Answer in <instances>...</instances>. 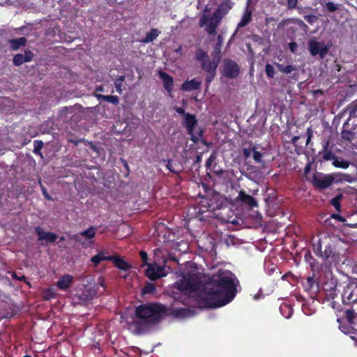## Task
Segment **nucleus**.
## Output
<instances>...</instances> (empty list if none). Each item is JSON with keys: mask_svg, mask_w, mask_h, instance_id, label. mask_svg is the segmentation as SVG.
Masks as SVG:
<instances>
[{"mask_svg": "<svg viewBox=\"0 0 357 357\" xmlns=\"http://www.w3.org/2000/svg\"><path fill=\"white\" fill-rule=\"evenodd\" d=\"M238 280L229 271L220 270L208 278L203 285L199 301L206 307H219L230 303L236 296Z\"/></svg>", "mask_w": 357, "mask_h": 357, "instance_id": "f257e3e1", "label": "nucleus"}, {"mask_svg": "<svg viewBox=\"0 0 357 357\" xmlns=\"http://www.w3.org/2000/svg\"><path fill=\"white\" fill-rule=\"evenodd\" d=\"M169 308L160 303H148L136 307L134 321L138 333H143L151 326L160 323L165 315L168 314Z\"/></svg>", "mask_w": 357, "mask_h": 357, "instance_id": "f03ea898", "label": "nucleus"}, {"mask_svg": "<svg viewBox=\"0 0 357 357\" xmlns=\"http://www.w3.org/2000/svg\"><path fill=\"white\" fill-rule=\"evenodd\" d=\"M312 250L317 257H321L325 260L331 259L332 261H336L339 258V255L336 253L332 245L331 241L328 238L325 237L322 240L319 239L317 243L313 245Z\"/></svg>", "mask_w": 357, "mask_h": 357, "instance_id": "7ed1b4c3", "label": "nucleus"}, {"mask_svg": "<svg viewBox=\"0 0 357 357\" xmlns=\"http://www.w3.org/2000/svg\"><path fill=\"white\" fill-rule=\"evenodd\" d=\"M199 280L195 274L188 275L176 282V287L185 292H193L199 288Z\"/></svg>", "mask_w": 357, "mask_h": 357, "instance_id": "20e7f679", "label": "nucleus"}, {"mask_svg": "<svg viewBox=\"0 0 357 357\" xmlns=\"http://www.w3.org/2000/svg\"><path fill=\"white\" fill-rule=\"evenodd\" d=\"M334 177L331 174H324L316 172L312 178V185L319 189L324 190L328 188L333 182Z\"/></svg>", "mask_w": 357, "mask_h": 357, "instance_id": "39448f33", "label": "nucleus"}, {"mask_svg": "<svg viewBox=\"0 0 357 357\" xmlns=\"http://www.w3.org/2000/svg\"><path fill=\"white\" fill-rule=\"evenodd\" d=\"M168 260L169 259L165 261V264H167ZM165 267L166 265L162 266L156 263L150 264L145 271V274L151 280H155L168 274V271H166Z\"/></svg>", "mask_w": 357, "mask_h": 357, "instance_id": "423d86ee", "label": "nucleus"}, {"mask_svg": "<svg viewBox=\"0 0 357 357\" xmlns=\"http://www.w3.org/2000/svg\"><path fill=\"white\" fill-rule=\"evenodd\" d=\"M182 124L186 128L188 134L191 136L190 140L197 144L199 142L198 136L194 135L195 128L197 125L195 115L190 113L185 114Z\"/></svg>", "mask_w": 357, "mask_h": 357, "instance_id": "0eeeda50", "label": "nucleus"}, {"mask_svg": "<svg viewBox=\"0 0 357 357\" xmlns=\"http://www.w3.org/2000/svg\"><path fill=\"white\" fill-rule=\"evenodd\" d=\"M240 73L238 63L232 59H227L224 61V75L230 79L236 78Z\"/></svg>", "mask_w": 357, "mask_h": 357, "instance_id": "6e6552de", "label": "nucleus"}, {"mask_svg": "<svg viewBox=\"0 0 357 357\" xmlns=\"http://www.w3.org/2000/svg\"><path fill=\"white\" fill-rule=\"evenodd\" d=\"M342 298L345 305L357 303V285L347 286L342 294Z\"/></svg>", "mask_w": 357, "mask_h": 357, "instance_id": "1a4fd4ad", "label": "nucleus"}, {"mask_svg": "<svg viewBox=\"0 0 357 357\" xmlns=\"http://www.w3.org/2000/svg\"><path fill=\"white\" fill-rule=\"evenodd\" d=\"M275 66L280 72L287 75L290 81L294 80L296 82L298 80L299 73L295 65L284 66L283 64L275 63Z\"/></svg>", "mask_w": 357, "mask_h": 357, "instance_id": "9d476101", "label": "nucleus"}, {"mask_svg": "<svg viewBox=\"0 0 357 357\" xmlns=\"http://www.w3.org/2000/svg\"><path fill=\"white\" fill-rule=\"evenodd\" d=\"M308 45L310 54L312 56L319 54L323 59L328 52V47L324 43L310 40Z\"/></svg>", "mask_w": 357, "mask_h": 357, "instance_id": "9b49d317", "label": "nucleus"}, {"mask_svg": "<svg viewBox=\"0 0 357 357\" xmlns=\"http://www.w3.org/2000/svg\"><path fill=\"white\" fill-rule=\"evenodd\" d=\"M34 54L32 51L26 49L24 54L18 53L14 55L13 63L15 66H20L24 63L31 62L33 59Z\"/></svg>", "mask_w": 357, "mask_h": 357, "instance_id": "f8f14e48", "label": "nucleus"}, {"mask_svg": "<svg viewBox=\"0 0 357 357\" xmlns=\"http://www.w3.org/2000/svg\"><path fill=\"white\" fill-rule=\"evenodd\" d=\"M236 200L242 204L253 208L258 206L257 201L250 195H248L244 190H240Z\"/></svg>", "mask_w": 357, "mask_h": 357, "instance_id": "ddd939ff", "label": "nucleus"}, {"mask_svg": "<svg viewBox=\"0 0 357 357\" xmlns=\"http://www.w3.org/2000/svg\"><path fill=\"white\" fill-rule=\"evenodd\" d=\"M233 6L234 3L231 2L229 0L225 1L218 5L217 8L213 13V15L215 17L222 20V18L232 8Z\"/></svg>", "mask_w": 357, "mask_h": 357, "instance_id": "4468645a", "label": "nucleus"}, {"mask_svg": "<svg viewBox=\"0 0 357 357\" xmlns=\"http://www.w3.org/2000/svg\"><path fill=\"white\" fill-rule=\"evenodd\" d=\"M35 231L38 237V241L45 240L47 243H53L58 238V236L53 232H45L40 227H35Z\"/></svg>", "mask_w": 357, "mask_h": 357, "instance_id": "2eb2a0df", "label": "nucleus"}, {"mask_svg": "<svg viewBox=\"0 0 357 357\" xmlns=\"http://www.w3.org/2000/svg\"><path fill=\"white\" fill-rule=\"evenodd\" d=\"M111 261L113 262L115 267L121 271H127L132 268L130 264L126 261L123 257L119 255H112Z\"/></svg>", "mask_w": 357, "mask_h": 357, "instance_id": "dca6fc26", "label": "nucleus"}, {"mask_svg": "<svg viewBox=\"0 0 357 357\" xmlns=\"http://www.w3.org/2000/svg\"><path fill=\"white\" fill-rule=\"evenodd\" d=\"M73 282V277L69 274L62 275L57 281L56 285L61 291H67Z\"/></svg>", "mask_w": 357, "mask_h": 357, "instance_id": "f3484780", "label": "nucleus"}, {"mask_svg": "<svg viewBox=\"0 0 357 357\" xmlns=\"http://www.w3.org/2000/svg\"><path fill=\"white\" fill-rule=\"evenodd\" d=\"M160 77L162 80L164 88L169 93H172L174 86V79L168 73L163 71H159Z\"/></svg>", "mask_w": 357, "mask_h": 357, "instance_id": "a211bd4d", "label": "nucleus"}, {"mask_svg": "<svg viewBox=\"0 0 357 357\" xmlns=\"http://www.w3.org/2000/svg\"><path fill=\"white\" fill-rule=\"evenodd\" d=\"M220 61V60L218 59L213 58V60L211 61L210 58H208L201 63L202 69L206 73L215 71L217 70Z\"/></svg>", "mask_w": 357, "mask_h": 357, "instance_id": "6ab92c4d", "label": "nucleus"}, {"mask_svg": "<svg viewBox=\"0 0 357 357\" xmlns=\"http://www.w3.org/2000/svg\"><path fill=\"white\" fill-rule=\"evenodd\" d=\"M202 85V82L196 79L191 80H186L181 84V89L183 91H192L194 90L199 89Z\"/></svg>", "mask_w": 357, "mask_h": 357, "instance_id": "aec40b11", "label": "nucleus"}, {"mask_svg": "<svg viewBox=\"0 0 357 357\" xmlns=\"http://www.w3.org/2000/svg\"><path fill=\"white\" fill-rule=\"evenodd\" d=\"M209 22V15L203 14L199 20V26L201 27L206 26V31L209 35H215L217 33V29L214 27V26L210 24Z\"/></svg>", "mask_w": 357, "mask_h": 357, "instance_id": "412c9836", "label": "nucleus"}, {"mask_svg": "<svg viewBox=\"0 0 357 357\" xmlns=\"http://www.w3.org/2000/svg\"><path fill=\"white\" fill-rule=\"evenodd\" d=\"M329 141L325 142L322 151L319 152V155H321L322 159L325 161L334 160L336 158L335 155L329 149Z\"/></svg>", "mask_w": 357, "mask_h": 357, "instance_id": "4be33fe9", "label": "nucleus"}, {"mask_svg": "<svg viewBox=\"0 0 357 357\" xmlns=\"http://www.w3.org/2000/svg\"><path fill=\"white\" fill-rule=\"evenodd\" d=\"M10 49L13 51L20 50L22 47H24L27 43V39L25 37L19 38L10 39L8 41Z\"/></svg>", "mask_w": 357, "mask_h": 357, "instance_id": "5701e85b", "label": "nucleus"}, {"mask_svg": "<svg viewBox=\"0 0 357 357\" xmlns=\"http://www.w3.org/2000/svg\"><path fill=\"white\" fill-rule=\"evenodd\" d=\"M106 251H100L97 255L91 257V261L97 266L102 261H111L112 255H106Z\"/></svg>", "mask_w": 357, "mask_h": 357, "instance_id": "b1692460", "label": "nucleus"}, {"mask_svg": "<svg viewBox=\"0 0 357 357\" xmlns=\"http://www.w3.org/2000/svg\"><path fill=\"white\" fill-rule=\"evenodd\" d=\"M223 43V37L221 35L217 36V41L214 45L213 51L212 52V57L221 59V48Z\"/></svg>", "mask_w": 357, "mask_h": 357, "instance_id": "393cba45", "label": "nucleus"}, {"mask_svg": "<svg viewBox=\"0 0 357 357\" xmlns=\"http://www.w3.org/2000/svg\"><path fill=\"white\" fill-rule=\"evenodd\" d=\"M160 33L158 29L153 28L150 31L147 32L146 36L141 40L143 43H149L153 41Z\"/></svg>", "mask_w": 357, "mask_h": 357, "instance_id": "a878e982", "label": "nucleus"}, {"mask_svg": "<svg viewBox=\"0 0 357 357\" xmlns=\"http://www.w3.org/2000/svg\"><path fill=\"white\" fill-rule=\"evenodd\" d=\"M56 296V291L54 288L49 287L43 289L42 292V297L44 301H50L55 298Z\"/></svg>", "mask_w": 357, "mask_h": 357, "instance_id": "bb28decb", "label": "nucleus"}, {"mask_svg": "<svg viewBox=\"0 0 357 357\" xmlns=\"http://www.w3.org/2000/svg\"><path fill=\"white\" fill-rule=\"evenodd\" d=\"M190 310L186 307H180L174 310L171 314L176 317H186L190 315Z\"/></svg>", "mask_w": 357, "mask_h": 357, "instance_id": "cd10ccee", "label": "nucleus"}, {"mask_svg": "<svg viewBox=\"0 0 357 357\" xmlns=\"http://www.w3.org/2000/svg\"><path fill=\"white\" fill-rule=\"evenodd\" d=\"M348 126V122L344 123V129L341 132V137L346 141L351 142L355 136V133L351 130L345 129V127Z\"/></svg>", "mask_w": 357, "mask_h": 357, "instance_id": "c85d7f7f", "label": "nucleus"}, {"mask_svg": "<svg viewBox=\"0 0 357 357\" xmlns=\"http://www.w3.org/2000/svg\"><path fill=\"white\" fill-rule=\"evenodd\" d=\"M98 99L106 101L108 102H111L114 105H117L119 103V98L117 96H112V95H98Z\"/></svg>", "mask_w": 357, "mask_h": 357, "instance_id": "c756f323", "label": "nucleus"}, {"mask_svg": "<svg viewBox=\"0 0 357 357\" xmlns=\"http://www.w3.org/2000/svg\"><path fill=\"white\" fill-rule=\"evenodd\" d=\"M252 20V12L250 10H246L242 17L241 21L238 24V28H242L245 26Z\"/></svg>", "mask_w": 357, "mask_h": 357, "instance_id": "7c9ffc66", "label": "nucleus"}, {"mask_svg": "<svg viewBox=\"0 0 357 357\" xmlns=\"http://www.w3.org/2000/svg\"><path fill=\"white\" fill-rule=\"evenodd\" d=\"M96 229V227L91 226L87 229L80 232L79 235L87 239H91L94 238Z\"/></svg>", "mask_w": 357, "mask_h": 357, "instance_id": "2f4dec72", "label": "nucleus"}, {"mask_svg": "<svg viewBox=\"0 0 357 357\" xmlns=\"http://www.w3.org/2000/svg\"><path fill=\"white\" fill-rule=\"evenodd\" d=\"M349 112V118L357 117V99L347 106Z\"/></svg>", "mask_w": 357, "mask_h": 357, "instance_id": "473e14b6", "label": "nucleus"}, {"mask_svg": "<svg viewBox=\"0 0 357 357\" xmlns=\"http://www.w3.org/2000/svg\"><path fill=\"white\" fill-rule=\"evenodd\" d=\"M209 58L208 55L202 49L199 48L195 52V59L201 63Z\"/></svg>", "mask_w": 357, "mask_h": 357, "instance_id": "72a5a7b5", "label": "nucleus"}, {"mask_svg": "<svg viewBox=\"0 0 357 357\" xmlns=\"http://www.w3.org/2000/svg\"><path fill=\"white\" fill-rule=\"evenodd\" d=\"M43 142L42 140H35L33 142V153L36 155L43 156V154L41 153V149L43 147Z\"/></svg>", "mask_w": 357, "mask_h": 357, "instance_id": "f704fd0d", "label": "nucleus"}, {"mask_svg": "<svg viewBox=\"0 0 357 357\" xmlns=\"http://www.w3.org/2000/svg\"><path fill=\"white\" fill-rule=\"evenodd\" d=\"M349 164L350 163L348 160H339L337 157L335 158V160L333 162V165L335 167L342 168V169L348 168L349 166Z\"/></svg>", "mask_w": 357, "mask_h": 357, "instance_id": "c9c22d12", "label": "nucleus"}, {"mask_svg": "<svg viewBox=\"0 0 357 357\" xmlns=\"http://www.w3.org/2000/svg\"><path fill=\"white\" fill-rule=\"evenodd\" d=\"M155 290L156 289L154 284L151 282H147L142 289V294L144 295L153 294L155 292Z\"/></svg>", "mask_w": 357, "mask_h": 357, "instance_id": "e433bc0d", "label": "nucleus"}, {"mask_svg": "<svg viewBox=\"0 0 357 357\" xmlns=\"http://www.w3.org/2000/svg\"><path fill=\"white\" fill-rule=\"evenodd\" d=\"M342 198L341 194L336 195L335 197L331 199V204L334 206L337 211H340L341 208L340 200Z\"/></svg>", "mask_w": 357, "mask_h": 357, "instance_id": "4c0bfd02", "label": "nucleus"}, {"mask_svg": "<svg viewBox=\"0 0 357 357\" xmlns=\"http://www.w3.org/2000/svg\"><path fill=\"white\" fill-rule=\"evenodd\" d=\"M125 78L126 77L124 75H121L118 78H116V80L114 81V86H115L116 91L119 93H121V92H122L121 86H122L123 82L125 81Z\"/></svg>", "mask_w": 357, "mask_h": 357, "instance_id": "58836bf2", "label": "nucleus"}, {"mask_svg": "<svg viewBox=\"0 0 357 357\" xmlns=\"http://www.w3.org/2000/svg\"><path fill=\"white\" fill-rule=\"evenodd\" d=\"M340 6L338 4H335L332 1H329L325 4L324 8L326 9L327 11L333 13L337 10L340 8Z\"/></svg>", "mask_w": 357, "mask_h": 357, "instance_id": "ea45409f", "label": "nucleus"}, {"mask_svg": "<svg viewBox=\"0 0 357 357\" xmlns=\"http://www.w3.org/2000/svg\"><path fill=\"white\" fill-rule=\"evenodd\" d=\"M265 71L266 74L268 77L269 78H273L275 76V70L272 65L271 64H266L265 66Z\"/></svg>", "mask_w": 357, "mask_h": 357, "instance_id": "a19ab883", "label": "nucleus"}, {"mask_svg": "<svg viewBox=\"0 0 357 357\" xmlns=\"http://www.w3.org/2000/svg\"><path fill=\"white\" fill-rule=\"evenodd\" d=\"M253 151V159L256 162H262V153L256 150L255 147L252 148Z\"/></svg>", "mask_w": 357, "mask_h": 357, "instance_id": "79ce46f5", "label": "nucleus"}, {"mask_svg": "<svg viewBox=\"0 0 357 357\" xmlns=\"http://www.w3.org/2000/svg\"><path fill=\"white\" fill-rule=\"evenodd\" d=\"M222 20L219 19V18H217V17H215V16L213 15H212L211 17L209 16V22L208 23L213 26H214V27H215L216 29H218L220 23L221 22Z\"/></svg>", "mask_w": 357, "mask_h": 357, "instance_id": "37998d69", "label": "nucleus"}, {"mask_svg": "<svg viewBox=\"0 0 357 357\" xmlns=\"http://www.w3.org/2000/svg\"><path fill=\"white\" fill-rule=\"evenodd\" d=\"M139 255L143 262V266H148L150 264L148 263L149 257L147 252L144 250H141L139 252Z\"/></svg>", "mask_w": 357, "mask_h": 357, "instance_id": "c03bdc74", "label": "nucleus"}, {"mask_svg": "<svg viewBox=\"0 0 357 357\" xmlns=\"http://www.w3.org/2000/svg\"><path fill=\"white\" fill-rule=\"evenodd\" d=\"M215 159L216 155L213 153L206 161L205 167L207 169L211 168L212 163L215 161Z\"/></svg>", "mask_w": 357, "mask_h": 357, "instance_id": "a18cd8bd", "label": "nucleus"}, {"mask_svg": "<svg viewBox=\"0 0 357 357\" xmlns=\"http://www.w3.org/2000/svg\"><path fill=\"white\" fill-rule=\"evenodd\" d=\"M216 75V70L206 73V82L207 84H210Z\"/></svg>", "mask_w": 357, "mask_h": 357, "instance_id": "49530a36", "label": "nucleus"}, {"mask_svg": "<svg viewBox=\"0 0 357 357\" xmlns=\"http://www.w3.org/2000/svg\"><path fill=\"white\" fill-rule=\"evenodd\" d=\"M304 19L310 24H313L317 20V17L314 15H304Z\"/></svg>", "mask_w": 357, "mask_h": 357, "instance_id": "de8ad7c7", "label": "nucleus"}, {"mask_svg": "<svg viewBox=\"0 0 357 357\" xmlns=\"http://www.w3.org/2000/svg\"><path fill=\"white\" fill-rule=\"evenodd\" d=\"M345 317L350 324L353 322L354 318V312L351 310H348L345 312Z\"/></svg>", "mask_w": 357, "mask_h": 357, "instance_id": "09e8293b", "label": "nucleus"}, {"mask_svg": "<svg viewBox=\"0 0 357 357\" xmlns=\"http://www.w3.org/2000/svg\"><path fill=\"white\" fill-rule=\"evenodd\" d=\"M40 187H41L42 193H43V196L45 197V198L47 200H52V197L48 194L46 188L42 185H40Z\"/></svg>", "mask_w": 357, "mask_h": 357, "instance_id": "8fccbe9b", "label": "nucleus"}, {"mask_svg": "<svg viewBox=\"0 0 357 357\" xmlns=\"http://www.w3.org/2000/svg\"><path fill=\"white\" fill-rule=\"evenodd\" d=\"M289 48L292 53H295L298 50V45L296 42L289 43Z\"/></svg>", "mask_w": 357, "mask_h": 357, "instance_id": "3c124183", "label": "nucleus"}, {"mask_svg": "<svg viewBox=\"0 0 357 357\" xmlns=\"http://www.w3.org/2000/svg\"><path fill=\"white\" fill-rule=\"evenodd\" d=\"M298 0H287V5L289 9H294L296 7Z\"/></svg>", "mask_w": 357, "mask_h": 357, "instance_id": "603ef678", "label": "nucleus"}, {"mask_svg": "<svg viewBox=\"0 0 357 357\" xmlns=\"http://www.w3.org/2000/svg\"><path fill=\"white\" fill-rule=\"evenodd\" d=\"M284 308L287 309L289 311L288 314L287 316H285L286 318H289L291 317V314H292V311H293L292 309L290 308L289 307V305H286V304L283 305H281V307H280L281 311H282Z\"/></svg>", "mask_w": 357, "mask_h": 357, "instance_id": "864d4df0", "label": "nucleus"}, {"mask_svg": "<svg viewBox=\"0 0 357 357\" xmlns=\"http://www.w3.org/2000/svg\"><path fill=\"white\" fill-rule=\"evenodd\" d=\"M252 151V148L243 149V156L245 159L248 158L250 156Z\"/></svg>", "mask_w": 357, "mask_h": 357, "instance_id": "5fc2aeb1", "label": "nucleus"}, {"mask_svg": "<svg viewBox=\"0 0 357 357\" xmlns=\"http://www.w3.org/2000/svg\"><path fill=\"white\" fill-rule=\"evenodd\" d=\"M167 168L172 173L174 174H177L178 172L174 170L173 168H172V161L171 160H168L167 163V165H166Z\"/></svg>", "mask_w": 357, "mask_h": 357, "instance_id": "6e6d98bb", "label": "nucleus"}, {"mask_svg": "<svg viewBox=\"0 0 357 357\" xmlns=\"http://www.w3.org/2000/svg\"><path fill=\"white\" fill-rule=\"evenodd\" d=\"M176 112L179 114H181L183 116V118L185 116V114H187L188 113L185 112V109L183 107H176Z\"/></svg>", "mask_w": 357, "mask_h": 357, "instance_id": "4d7b16f0", "label": "nucleus"}, {"mask_svg": "<svg viewBox=\"0 0 357 357\" xmlns=\"http://www.w3.org/2000/svg\"><path fill=\"white\" fill-rule=\"evenodd\" d=\"M68 142L77 146L80 142H82L83 141V139H74L70 138V139H68Z\"/></svg>", "mask_w": 357, "mask_h": 357, "instance_id": "13d9d810", "label": "nucleus"}, {"mask_svg": "<svg viewBox=\"0 0 357 357\" xmlns=\"http://www.w3.org/2000/svg\"><path fill=\"white\" fill-rule=\"evenodd\" d=\"M202 154L201 153L197 154L193 165H195L196 164H200L202 162Z\"/></svg>", "mask_w": 357, "mask_h": 357, "instance_id": "bf43d9fd", "label": "nucleus"}, {"mask_svg": "<svg viewBox=\"0 0 357 357\" xmlns=\"http://www.w3.org/2000/svg\"><path fill=\"white\" fill-rule=\"evenodd\" d=\"M312 130L310 128H308L307 129V139L306 140V145H308V144L310 143V140H311V137H312Z\"/></svg>", "mask_w": 357, "mask_h": 357, "instance_id": "052dcab7", "label": "nucleus"}, {"mask_svg": "<svg viewBox=\"0 0 357 357\" xmlns=\"http://www.w3.org/2000/svg\"><path fill=\"white\" fill-rule=\"evenodd\" d=\"M301 138L300 136H294L292 137L291 140V142L295 146H297V142L298 141V139Z\"/></svg>", "mask_w": 357, "mask_h": 357, "instance_id": "680f3d73", "label": "nucleus"}, {"mask_svg": "<svg viewBox=\"0 0 357 357\" xmlns=\"http://www.w3.org/2000/svg\"><path fill=\"white\" fill-rule=\"evenodd\" d=\"M342 176H343V178L342 179H340L341 181L343 180V181H347V182H351V181L350 175H349V174H344Z\"/></svg>", "mask_w": 357, "mask_h": 357, "instance_id": "e2e57ef3", "label": "nucleus"}, {"mask_svg": "<svg viewBox=\"0 0 357 357\" xmlns=\"http://www.w3.org/2000/svg\"><path fill=\"white\" fill-rule=\"evenodd\" d=\"M307 283H308L309 286L312 288L313 287V284H315L316 282L312 278H308Z\"/></svg>", "mask_w": 357, "mask_h": 357, "instance_id": "0e129e2a", "label": "nucleus"}, {"mask_svg": "<svg viewBox=\"0 0 357 357\" xmlns=\"http://www.w3.org/2000/svg\"><path fill=\"white\" fill-rule=\"evenodd\" d=\"M310 169H311V165L307 164L305 167V170H304L305 174H307L310 171Z\"/></svg>", "mask_w": 357, "mask_h": 357, "instance_id": "69168bd1", "label": "nucleus"}, {"mask_svg": "<svg viewBox=\"0 0 357 357\" xmlns=\"http://www.w3.org/2000/svg\"><path fill=\"white\" fill-rule=\"evenodd\" d=\"M298 24L301 26V27H303V28H307V26L302 21V20H299Z\"/></svg>", "mask_w": 357, "mask_h": 357, "instance_id": "338daca9", "label": "nucleus"}, {"mask_svg": "<svg viewBox=\"0 0 357 357\" xmlns=\"http://www.w3.org/2000/svg\"><path fill=\"white\" fill-rule=\"evenodd\" d=\"M13 278H16L17 280H20V281H22V280H26V278H25V276H24V275H23V276H22V277H20V278H17V277H16V274H15V273H14V274L13 275Z\"/></svg>", "mask_w": 357, "mask_h": 357, "instance_id": "774afa93", "label": "nucleus"}]
</instances>
